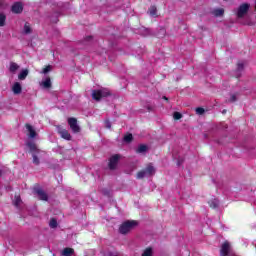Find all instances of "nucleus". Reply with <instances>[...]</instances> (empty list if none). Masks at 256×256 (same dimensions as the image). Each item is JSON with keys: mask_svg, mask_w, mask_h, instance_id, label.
<instances>
[{"mask_svg": "<svg viewBox=\"0 0 256 256\" xmlns=\"http://www.w3.org/2000/svg\"><path fill=\"white\" fill-rule=\"evenodd\" d=\"M109 95H111V92H109L107 88L92 91V99H94V101H101L103 97H109Z\"/></svg>", "mask_w": 256, "mask_h": 256, "instance_id": "nucleus-1", "label": "nucleus"}, {"mask_svg": "<svg viewBox=\"0 0 256 256\" xmlns=\"http://www.w3.org/2000/svg\"><path fill=\"white\" fill-rule=\"evenodd\" d=\"M135 227H137V221H126L120 226L119 231L122 235H125L126 233H129L131 229H135Z\"/></svg>", "mask_w": 256, "mask_h": 256, "instance_id": "nucleus-2", "label": "nucleus"}, {"mask_svg": "<svg viewBox=\"0 0 256 256\" xmlns=\"http://www.w3.org/2000/svg\"><path fill=\"white\" fill-rule=\"evenodd\" d=\"M155 175V167L152 164H149L144 170L138 172L137 179H143L145 177H151Z\"/></svg>", "mask_w": 256, "mask_h": 256, "instance_id": "nucleus-3", "label": "nucleus"}, {"mask_svg": "<svg viewBox=\"0 0 256 256\" xmlns=\"http://www.w3.org/2000/svg\"><path fill=\"white\" fill-rule=\"evenodd\" d=\"M220 256H231V244L224 242L220 249Z\"/></svg>", "mask_w": 256, "mask_h": 256, "instance_id": "nucleus-4", "label": "nucleus"}, {"mask_svg": "<svg viewBox=\"0 0 256 256\" xmlns=\"http://www.w3.org/2000/svg\"><path fill=\"white\" fill-rule=\"evenodd\" d=\"M249 7L250 6L247 3L240 5L236 13L237 17H245V15H247V12L249 11Z\"/></svg>", "mask_w": 256, "mask_h": 256, "instance_id": "nucleus-5", "label": "nucleus"}, {"mask_svg": "<svg viewBox=\"0 0 256 256\" xmlns=\"http://www.w3.org/2000/svg\"><path fill=\"white\" fill-rule=\"evenodd\" d=\"M68 125L70 126V129L73 131V133H79L81 130V128H79V124H77V119L75 118H69Z\"/></svg>", "mask_w": 256, "mask_h": 256, "instance_id": "nucleus-6", "label": "nucleus"}, {"mask_svg": "<svg viewBox=\"0 0 256 256\" xmlns=\"http://www.w3.org/2000/svg\"><path fill=\"white\" fill-rule=\"evenodd\" d=\"M57 132L62 137V139H65L66 141H71V134L69 133V131L61 128V126H58Z\"/></svg>", "mask_w": 256, "mask_h": 256, "instance_id": "nucleus-7", "label": "nucleus"}, {"mask_svg": "<svg viewBox=\"0 0 256 256\" xmlns=\"http://www.w3.org/2000/svg\"><path fill=\"white\" fill-rule=\"evenodd\" d=\"M119 159H121V156L119 155L112 156L109 161V169H116Z\"/></svg>", "mask_w": 256, "mask_h": 256, "instance_id": "nucleus-8", "label": "nucleus"}, {"mask_svg": "<svg viewBox=\"0 0 256 256\" xmlns=\"http://www.w3.org/2000/svg\"><path fill=\"white\" fill-rule=\"evenodd\" d=\"M11 11L12 13H16V14L23 13V3L21 2L14 3L12 5Z\"/></svg>", "mask_w": 256, "mask_h": 256, "instance_id": "nucleus-9", "label": "nucleus"}, {"mask_svg": "<svg viewBox=\"0 0 256 256\" xmlns=\"http://www.w3.org/2000/svg\"><path fill=\"white\" fill-rule=\"evenodd\" d=\"M22 91H23V86H21V83L15 82L12 85V92L14 93V95H21Z\"/></svg>", "mask_w": 256, "mask_h": 256, "instance_id": "nucleus-10", "label": "nucleus"}, {"mask_svg": "<svg viewBox=\"0 0 256 256\" xmlns=\"http://www.w3.org/2000/svg\"><path fill=\"white\" fill-rule=\"evenodd\" d=\"M35 193L36 195H38V198L41 201H47V199H49V197L47 196V193H45V191H43V189L41 188H36Z\"/></svg>", "mask_w": 256, "mask_h": 256, "instance_id": "nucleus-11", "label": "nucleus"}, {"mask_svg": "<svg viewBox=\"0 0 256 256\" xmlns=\"http://www.w3.org/2000/svg\"><path fill=\"white\" fill-rule=\"evenodd\" d=\"M212 15H214V17H223L225 10L223 8H216L212 10Z\"/></svg>", "mask_w": 256, "mask_h": 256, "instance_id": "nucleus-12", "label": "nucleus"}, {"mask_svg": "<svg viewBox=\"0 0 256 256\" xmlns=\"http://www.w3.org/2000/svg\"><path fill=\"white\" fill-rule=\"evenodd\" d=\"M26 129L29 132V137H31V139H35V137L37 136V133L35 132V129H33V126L27 124Z\"/></svg>", "mask_w": 256, "mask_h": 256, "instance_id": "nucleus-13", "label": "nucleus"}, {"mask_svg": "<svg viewBox=\"0 0 256 256\" xmlns=\"http://www.w3.org/2000/svg\"><path fill=\"white\" fill-rule=\"evenodd\" d=\"M27 75H29V70L24 69L18 74V79L20 81H25V79H27Z\"/></svg>", "mask_w": 256, "mask_h": 256, "instance_id": "nucleus-14", "label": "nucleus"}, {"mask_svg": "<svg viewBox=\"0 0 256 256\" xmlns=\"http://www.w3.org/2000/svg\"><path fill=\"white\" fill-rule=\"evenodd\" d=\"M40 85H41L42 87H44V89H50V87H51V78H49V77L45 78V79L40 83Z\"/></svg>", "mask_w": 256, "mask_h": 256, "instance_id": "nucleus-15", "label": "nucleus"}, {"mask_svg": "<svg viewBox=\"0 0 256 256\" xmlns=\"http://www.w3.org/2000/svg\"><path fill=\"white\" fill-rule=\"evenodd\" d=\"M42 153H43V152H41V151H37V152H35V153L32 154L33 163H34L35 165H39V157H41Z\"/></svg>", "mask_w": 256, "mask_h": 256, "instance_id": "nucleus-16", "label": "nucleus"}, {"mask_svg": "<svg viewBox=\"0 0 256 256\" xmlns=\"http://www.w3.org/2000/svg\"><path fill=\"white\" fill-rule=\"evenodd\" d=\"M7 23V15L5 13L0 12V27H5Z\"/></svg>", "mask_w": 256, "mask_h": 256, "instance_id": "nucleus-17", "label": "nucleus"}, {"mask_svg": "<svg viewBox=\"0 0 256 256\" xmlns=\"http://www.w3.org/2000/svg\"><path fill=\"white\" fill-rule=\"evenodd\" d=\"M27 145H28L30 151L32 152V154L37 153V151H40L37 149V145H35L33 142H28Z\"/></svg>", "mask_w": 256, "mask_h": 256, "instance_id": "nucleus-18", "label": "nucleus"}, {"mask_svg": "<svg viewBox=\"0 0 256 256\" xmlns=\"http://www.w3.org/2000/svg\"><path fill=\"white\" fill-rule=\"evenodd\" d=\"M13 203H14L15 207L20 208L21 204L23 203V201L21 200V196H15Z\"/></svg>", "mask_w": 256, "mask_h": 256, "instance_id": "nucleus-19", "label": "nucleus"}, {"mask_svg": "<svg viewBox=\"0 0 256 256\" xmlns=\"http://www.w3.org/2000/svg\"><path fill=\"white\" fill-rule=\"evenodd\" d=\"M75 251L72 248H65L62 251L63 256H71Z\"/></svg>", "mask_w": 256, "mask_h": 256, "instance_id": "nucleus-20", "label": "nucleus"}, {"mask_svg": "<svg viewBox=\"0 0 256 256\" xmlns=\"http://www.w3.org/2000/svg\"><path fill=\"white\" fill-rule=\"evenodd\" d=\"M210 207H212V209H215L217 207H219V200L217 199H213L209 202Z\"/></svg>", "mask_w": 256, "mask_h": 256, "instance_id": "nucleus-21", "label": "nucleus"}, {"mask_svg": "<svg viewBox=\"0 0 256 256\" xmlns=\"http://www.w3.org/2000/svg\"><path fill=\"white\" fill-rule=\"evenodd\" d=\"M148 13L152 16L155 17V15H157V7L155 6H151L148 10Z\"/></svg>", "mask_w": 256, "mask_h": 256, "instance_id": "nucleus-22", "label": "nucleus"}, {"mask_svg": "<svg viewBox=\"0 0 256 256\" xmlns=\"http://www.w3.org/2000/svg\"><path fill=\"white\" fill-rule=\"evenodd\" d=\"M17 69H19V66H18L17 63H15V62L10 63V71H11V73H15V71H17Z\"/></svg>", "mask_w": 256, "mask_h": 256, "instance_id": "nucleus-23", "label": "nucleus"}, {"mask_svg": "<svg viewBox=\"0 0 256 256\" xmlns=\"http://www.w3.org/2000/svg\"><path fill=\"white\" fill-rule=\"evenodd\" d=\"M142 256H153V249L146 248L144 252L142 253Z\"/></svg>", "mask_w": 256, "mask_h": 256, "instance_id": "nucleus-24", "label": "nucleus"}, {"mask_svg": "<svg viewBox=\"0 0 256 256\" xmlns=\"http://www.w3.org/2000/svg\"><path fill=\"white\" fill-rule=\"evenodd\" d=\"M24 33L26 35H29V33H31V25H29V23H25V25H24Z\"/></svg>", "mask_w": 256, "mask_h": 256, "instance_id": "nucleus-25", "label": "nucleus"}, {"mask_svg": "<svg viewBox=\"0 0 256 256\" xmlns=\"http://www.w3.org/2000/svg\"><path fill=\"white\" fill-rule=\"evenodd\" d=\"M136 151L138 153H145V151H147V146L146 145H140V146H138Z\"/></svg>", "mask_w": 256, "mask_h": 256, "instance_id": "nucleus-26", "label": "nucleus"}, {"mask_svg": "<svg viewBox=\"0 0 256 256\" xmlns=\"http://www.w3.org/2000/svg\"><path fill=\"white\" fill-rule=\"evenodd\" d=\"M237 101V94H231L230 99L227 100V103H235Z\"/></svg>", "mask_w": 256, "mask_h": 256, "instance_id": "nucleus-27", "label": "nucleus"}, {"mask_svg": "<svg viewBox=\"0 0 256 256\" xmlns=\"http://www.w3.org/2000/svg\"><path fill=\"white\" fill-rule=\"evenodd\" d=\"M124 141H126V143H131V141H133V134H127L124 136Z\"/></svg>", "mask_w": 256, "mask_h": 256, "instance_id": "nucleus-28", "label": "nucleus"}, {"mask_svg": "<svg viewBox=\"0 0 256 256\" xmlns=\"http://www.w3.org/2000/svg\"><path fill=\"white\" fill-rule=\"evenodd\" d=\"M49 226H50L52 229H55V227H57V220L51 219V220H50V223H49Z\"/></svg>", "mask_w": 256, "mask_h": 256, "instance_id": "nucleus-29", "label": "nucleus"}, {"mask_svg": "<svg viewBox=\"0 0 256 256\" xmlns=\"http://www.w3.org/2000/svg\"><path fill=\"white\" fill-rule=\"evenodd\" d=\"M243 67H245V62H239L237 65L238 71H243Z\"/></svg>", "mask_w": 256, "mask_h": 256, "instance_id": "nucleus-30", "label": "nucleus"}, {"mask_svg": "<svg viewBox=\"0 0 256 256\" xmlns=\"http://www.w3.org/2000/svg\"><path fill=\"white\" fill-rule=\"evenodd\" d=\"M181 117H183V115L179 112H174L173 118L176 120L181 119Z\"/></svg>", "mask_w": 256, "mask_h": 256, "instance_id": "nucleus-31", "label": "nucleus"}, {"mask_svg": "<svg viewBox=\"0 0 256 256\" xmlns=\"http://www.w3.org/2000/svg\"><path fill=\"white\" fill-rule=\"evenodd\" d=\"M49 71H51V66H46L43 70H42V73L44 75H47V73H49Z\"/></svg>", "mask_w": 256, "mask_h": 256, "instance_id": "nucleus-32", "label": "nucleus"}, {"mask_svg": "<svg viewBox=\"0 0 256 256\" xmlns=\"http://www.w3.org/2000/svg\"><path fill=\"white\" fill-rule=\"evenodd\" d=\"M196 113H197V115H203V113H205V109H203V108H196Z\"/></svg>", "mask_w": 256, "mask_h": 256, "instance_id": "nucleus-33", "label": "nucleus"}, {"mask_svg": "<svg viewBox=\"0 0 256 256\" xmlns=\"http://www.w3.org/2000/svg\"><path fill=\"white\" fill-rule=\"evenodd\" d=\"M106 127H107L108 129H111V122H106Z\"/></svg>", "mask_w": 256, "mask_h": 256, "instance_id": "nucleus-34", "label": "nucleus"}, {"mask_svg": "<svg viewBox=\"0 0 256 256\" xmlns=\"http://www.w3.org/2000/svg\"><path fill=\"white\" fill-rule=\"evenodd\" d=\"M3 6V2L0 0V8Z\"/></svg>", "mask_w": 256, "mask_h": 256, "instance_id": "nucleus-35", "label": "nucleus"}, {"mask_svg": "<svg viewBox=\"0 0 256 256\" xmlns=\"http://www.w3.org/2000/svg\"><path fill=\"white\" fill-rule=\"evenodd\" d=\"M163 99H165L167 101V97L164 96Z\"/></svg>", "mask_w": 256, "mask_h": 256, "instance_id": "nucleus-36", "label": "nucleus"}, {"mask_svg": "<svg viewBox=\"0 0 256 256\" xmlns=\"http://www.w3.org/2000/svg\"><path fill=\"white\" fill-rule=\"evenodd\" d=\"M88 39H91V36H90V37H88Z\"/></svg>", "mask_w": 256, "mask_h": 256, "instance_id": "nucleus-37", "label": "nucleus"}, {"mask_svg": "<svg viewBox=\"0 0 256 256\" xmlns=\"http://www.w3.org/2000/svg\"><path fill=\"white\" fill-rule=\"evenodd\" d=\"M0 176H1V171H0Z\"/></svg>", "mask_w": 256, "mask_h": 256, "instance_id": "nucleus-38", "label": "nucleus"}]
</instances>
